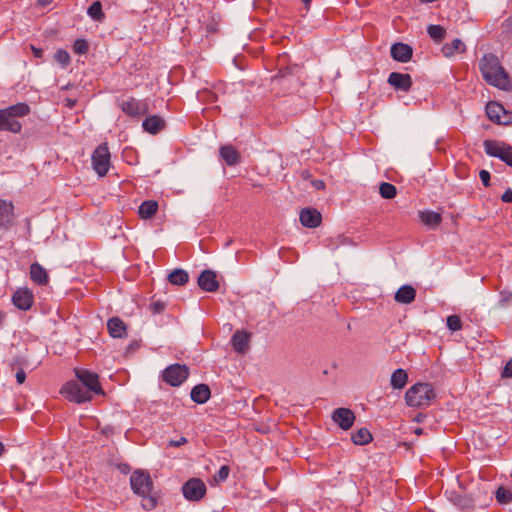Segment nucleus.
<instances>
[{
    "label": "nucleus",
    "mask_w": 512,
    "mask_h": 512,
    "mask_svg": "<svg viewBox=\"0 0 512 512\" xmlns=\"http://www.w3.org/2000/svg\"><path fill=\"white\" fill-rule=\"evenodd\" d=\"M75 376L86 389L84 390L76 381L68 382L63 392L70 401L83 403L91 400V393L103 394L97 373L87 369H75Z\"/></svg>",
    "instance_id": "1"
},
{
    "label": "nucleus",
    "mask_w": 512,
    "mask_h": 512,
    "mask_svg": "<svg viewBox=\"0 0 512 512\" xmlns=\"http://www.w3.org/2000/svg\"><path fill=\"white\" fill-rule=\"evenodd\" d=\"M479 68L483 78L490 85L504 91L511 89L509 76L496 55L492 53L485 54L479 61Z\"/></svg>",
    "instance_id": "2"
},
{
    "label": "nucleus",
    "mask_w": 512,
    "mask_h": 512,
    "mask_svg": "<svg viewBox=\"0 0 512 512\" xmlns=\"http://www.w3.org/2000/svg\"><path fill=\"white\" fill-rule=\"evenodd\" d=\"M132 491L141 497V506L150 511L157 505L155 496L152 495L153 481L148 472L142 470L134 471L130 476Z\"/></svg>",
    "instance_id": "3"
},
{
    "label": "nucleus",
    "mask_w": 512,
    "mask_h": 512,
    "mask_svg": "<svg viewBox=\"0 0 512 512\" xmlns=\"http://www.w3.org/2000/svg\"><path fill=\"white\" fill-rule=\"evenodd\" d=\"M29 113L30 107L24 102L0 109V131L19 133L22 129V125L17 118L24 117Z\"/></svg>",
    "instance_id": "4"
},
{
    "label": "nucleus",
    "mask_w": 512,
    "mask_h": 512,
    "mask_svg": "<svg viewBox=\"0 0 512 512\" xmlns=\"http://www.w3.org/2000/svg\"><path fill=\"white\" fill-rule=\"evenodd\" d=\"M434 398L435 392L429 383H416L405 394L406 404L410 407H427Z\"/></svg>",
    "instance_id": "5"
},
{
    "label": "nucleus",
    "mask_w": 512,
    "mask_h": 512,
    "mask_svg": "<svg viewBox=\"0 0 512 512\" xmlns=\"http://www.w3.org/2000/svg\"><path fill=\"white\" fill-rule=\"evenodd\" d=\"M92 167L100 176H105L110 168V152L107 143H101L92 153Z\"/></svg>",
    "instance_id": "6"
},
{
    "label": "nucleus",
    "mask_w": 512,
    "mask_h": 512,
    "mask_svg": "<svg viewBox=\"0 0 512 512\" xmlns=\"http://www.w3.org/2000/svg\"><path fill=\"white\" fill-rule=\"evenodd\" d=\"M189 376V368L186 365L172 364L162 374L163 381L173 387L180 386Z\"/></svg>",
    "instance_id": "7"
},
{
    "label": "nucleus",
    "mask_w": 512,
    "mask_h": 512,
    "mask_svg": "<svg viewBox=\"0 0 512 512\" xmlns=\"http://www.w3.org/2000/svg\"><path fill=\"white\" fill-rule=\"evenodd\" d=\"M486 114L491 121L499 125H509L512 123V111L506 110L500 103L489 102L486 105Z\"/></svg>",
    "instance_id": "8"
},
{
    "label": "nucleus",
    "mask_w": 512,
    "mask_h": 512,
    "mask_svg": "<svg viewBox=\"0 0 512 512\" xmlns=\"http://www.w3.org/2000/svg\"><path fill=\"white\" fill-rule=\"evenodd\" d=\"M206 485L199 478H191L182 486L183 496L189 501H199L206 494Z\"/></svg>",
    "instance_id": "9"
},
{
    "label": "nucleus",
    "mask_w": 512,
    "mask_h": 512,
    "mask_svg": "<svg viewBox=\"0 0 512 512\" xmlns=\"http://www.w3.org/2000/svg\"><path fill=\"white\" fill-rule=\"evenodd\" d=\"M16 214L12 201L0 199V231H8L14 225Z\"/></svg>",
    "instance_id": "10"
},
{
    "label": "nucleus",
    "mask_w": 512,
    "mask_h": 512,
    "mask_svg": "<svg viewBox=\"0 0 512 512\" xmlns=\"http://www.w3.org/2000/svg\"><path fill=\"white\" fill-rule=\"evenodd\" d=\"M122 111L131 117H138L144 115L149 111V105L144 100H137L135 98H129L123 101L120 105Z\"/></svg>",
    "instance_id": "11"
},
{
    "label": "nucleus",
    "mask_w": 512,
    "mask_h": 512,
    "mask_svg": "<svg viewBox=\"0 0 512 512\" xmlns=\"http://www.w3.org/2000/svg\"><path fill=\"white\" fill-rule=\"evenodd\" d=\"M332 420L343 430H349L355 422V414L349 408L340 407L333 411Z\"/></svg>",
    "instance_id": "12"
},
{
    "label": "nucleus",
    "mask_w": 512,
    "mask_h": 512,
    "mask_svg": "<svg viewBox=\"0 0 512 512\" xmlns=\"http://www.w3.org/2000/svg\"><path fill=\"white\" fill-rule=\"evenodd\" d=\"M12 302L18 309L27 311L33 305V293L28 288H19L13 294Z\"/></svg>",
    "instance_id": "13"
},
{
    "label": "nucleus",
    "mask_w": 512,
    "mask_h": 512,
    "mask_svg": "<svg viewBox=\"0 0 512 512\" xmlns=\"http://www.w3.org/2000/svg\"><path fill=\"white\" fill-rule=\"evenodd\" d=\"M484 151L491 157L499 158L504 161L510 146L504 142L487 139L483 142Z\"/></svg>",
    "instance_id": "14"
},
{
    "label": "nucleus",
    "mask_w": 512,
    "mask_h": 512,
    "mask_svg": "<svg viewBox=\"0 0 512 512\" xmlns=\"http://www.w3.org/2000/svg\"><path fill=\"white\" fill-rule=\"evenodd\" d=\"M387 82L397 91L408 92L412 87V78L407 73L392 72Z\"/></svg>",
    "instance_id": "15"
},
{
    "label": "nucleus",
    "mask_w": 512,
    "mask_h": 512,
    "mask_svg": "<svg viewBox=\"0 0 512 512\" xmlns=\"http://www.w3.org/2000/svg\"><path fill=\"white\" fill-rule=\"evenodd\" d=\"M390 54L393 60L401 63H407L412 58L413 49L408 44L397 42L391 46Z\"/></svg>",
    "instance_id": "16"
},
{
    "label": "nucleus",
    "mask_w": 512,
    "mask_h": 512,
    "mask_svg": "<svg viewBox=\"0 0 512 512\" xmlns=\"http://www.w3.org/2000/svg\"><path fill=\"white\" fill-rule=\"evenodd\" d=\"M199 287L206 292H215L219 288L216 273L212 270H204L198 277Z\"/></svg>",
    "instance_id": "17"
},
{
    "label": "nucleus",
    "mask_w": 512,
    "mask_h": 512,
    "mask_svg": "<svg viewBox=\"0 0 512 512\" xmlns=\"http://www.w3.org/2000/svg\"><path fill=\"white\" fill-rule=\"evenodd\" d=\"M300 222L307 228H316L321 223V214L314 208H303L299 215Z\"/></svg>",
    "instance_id": "18"
},
{
    "label": "nucleus",
    "mask_w": 512,
    "mask_h": 512,
    "mask_svg": "<svg viewBox=\"0 0 512 512\" xmlns=\"http://www.w3.org/2000/svg\"><path fill=\"white\" fill-rule=\"evenodd\" d=\"M165 126V120L159 115L148 116L142 122L143 130L152 135L158 134Z\"/></svg>",
    "instance_id": "19"
},
{
    "label": "nucleus",
    "mask_w": 512,
    "mask_h": 512,
    "mask_svg": "<svg viewBox=\"0 0 512 512\" xmlns=\"http://www.w3.org/2000/svg\"><path fill=\"white\" fill-rule=\"evenodd\" d=\"M221 159L228 165L234 166L240 162L239 152L231 145H223L219 148Z\"/></svg>",
    "instance_id": "20"
},
{
    "label": "nucleus",
    "mask_w": 512,
    "mask_h": 512,
    "mask_svg": "<svg viewBox=\"0 0 512 512\" xmlns=\"http://www.w3.org/2000/svg\"><path fill=\"white\" fill-rule=\"evenodd\" d=\"M416 291L411 285H402L395 293L394 299L400 304H410L415 300Z\"/></svg>",
    "instance_id": "21"
},
{
    "label": "nucleus",
    "mask_w": 512,
    "mask_h": 512,
    "mask_svg": "<svg viewBox=\"0 0 512 512\" xmlns=\"http://www.w3.org/2000/svg\"><path fill=\"white\" fill-rule=\"evenodd\" d=\"M190 396L195 403L204 404L209 400L211 391L208 385L198 384L192 388Z\"/></svg>",
    "instance_id": "22"
},
{
    "label": "nucleus",
    "mask_w": 512,
    "mask_h": 512,
    "mask_svg": "<svg viewBox=\"0 0 512 512\" xmlns=\"http://www.w3.org/2000/svg\"><path fill=\"white\" fill-rule=\"evenodd\" d=\"M420 221L429 228H436L440 225L442 221V216L440 213L431 211V210H424L419 211L418 213Z\"/></svg>",
    "instance_id": "23"
},
{
    "label": "nucleus",
    "mask_w": 512,
    "mask_h": 512,
    "mask_svg": "<svg viewBox=\"0 0 512 512\" xmlns=\"http://www.w3.org/2000/svg\"><path fill=\"white\" fill-rule=\"evenodd\" d=\"M108 332L113 338H122L126 335V326L119 317H112L107 322Z\"/></svg>",
    "instance_id": "24"
},
{
    "label": "nucleus",
    "mask_w": 512,
    "mask_h": 512,
    "mask_svg": "<svg viewBox=\"0 0 512 512\" xmlns=\"http://www.w3.org/2000/svg\"><path fill=\"white\" fill-rule=\"evenodd\" d=\"M30 278L38 285H46L49 281L47 271L37 262L30 266Z\"/></svg>",
    "instance_id": "25"
},
{
    "label": "nucleus",
    "mask_w": 512,
    "mask_h": 512,
    "mask_svg": "<svg viewBox=\"0 0 512 512\" xmlns=\"http://www.w3.org/2000/svg\"><path fill=\"white\" fill-rule=\"evenodd\" d=\"M466 50V45L459 38L452 40L451 43H445L442 46V53L445 57L450 58L458 53H463Z\"/></svg>",
    "instance_id": "26"
},
{
    "label": "nucleus",
    "mask_w": 512,
    "mask_h": 512,
    "mask_svg": "<svg viewBox=\"0 0 512 512\" xmlns=\"http://www.w3.org/2000/svg\"><path fill=\"white\" fill-rule=\"evenodd\" d=\"M250 335L247 332L236 331L231 339L233 348L240 353L247 350L249 346Z\"/></svg>",
    "instance_id": "27"
},
{
    "label": "nucleus",
    "mask_w": 512,
    "mask_h": 512,
    "mask_svg": "<svg viewBox=\"0 0 512 512\" xmlns=\"http://www.w3.org/2000/svg\"><path fill=\"white\" fill-rule=\"evenodd\" d=\"M407 381H408L407 372L402 368H398L391 375L390 385L395 390H401L406 386Z\"/></svg>",
    "instance_id": "28"
},
{
    "label": "nucleus",
    "mask_w": 512,
    "mask_h": 512,
    "mask_svg": "<svg viewBox=\"0 0 512 512\" xmlns=\"http://www.w3.org/2000/svg\"><path fill=\"white\" fill-rule=\"evenodd\" d=\"M157 209L158 203L156 201L147 200L139 206L138 213L142 219H149L157 212Z\"/></svg>",
    "instance_id": "29"
},
{
    "label": "nucleus",
    "mask_w": 512,
    "mask_h": 512,
    "mask_svg": "<svg viewBox=\"0 0 512 512\" xmlns=\"http://www.w3.org/2000/svg\"><path fill=\"white\" fill-rule=\"evenodd\" d=\"M373 437L367 428H360L352 433L351 440L355 445H366L372 441Z\"/></svg>",
    "instance_id": "30"
},
{
    "label": "nucleus",
    "mask_w": 512,
    "mask_h": 512,
    "mask_svg": "<svg viewBox=\"0 0 512 512\" xmlns=\"http://www.w3.org/2000/svg\"><path fill=\"white\" fill-rule=\"evenodd\" d=\"M189 275L183 269H175L168 275V281L173 285H184L188 282Z\"/></svg>",
    "instance_id": "31"
},
{
    "label": "nucleus",
    "mask_w": 512,
    "mask_h": 512,
    "mask_svg": "<svg viewBox=\"0 0 512 512\" xmlns=\"http://www.w3.org/2000/svg\"><path fill=\"white\" fill-rule=\"evenodd\" d=\"M427 33L432 40L436 43H440L446 35V30L441 25L431 24L427 27Z\"/></svg>",
    "instance_id": "32"
},
{
    "label": "nucleus",
    "mask_w": 512,
    "mask_h": 512,
    "mask_svg": "<svg viewBox=\"0 0 512 512\" xmlns=\"http://www.w3.org/2000/svg\"><path fill=\"white\" fill-rule=\"evenodd\" d=\"M87 14L95 21H101L104 18V13L102 12V5L99 1L93 2L88 10Z\"/></svg>",
    "instance_id": "33"
},
{
    "label": "nucleus",
    "mask_w": 512,
    "mask_h": 512,
    "mask_svg": "<svg viewBox=\"0 0 512 512\" xmlns=\"http://www.w3.org/2000/svg\"><path fill=\"white\" fill-rule=\"evenodd\" d=\"M380 195L385 199H392L396 196V187L388 182H383L379 187Z\"/></svg>",
    "instance_id": "34"
},
{
    "label": "nucleus",
    "mask_w": 512,
    "mask_h": 512,
    "mask_svg": "<svg viewBox=\"0 0 512 512\" xmlns=\"http://www.w3.org/2000/svg\"><path fill=\"white\" fill-rule=\"evenodd\" d=\"M495 498L500 504H507L512 500V493L504 487H498Z\"/></svg>",
    "instance_id": "35"
},
{
    "label": "nucleus",
    "mask_w": 512,
    "mask_h": 512,
    "mask_svg": "<svg viewBox=\"0 0 512 512\" xmlns=\"http://www.w3.org/2000/svg\"><path fill=\"white\" fill-rule=\"evenodd\" d=\"M446 324L449 330L452 332L458 331L462 328V322L459 316L450 315L447 317Z\"/></svg>",
    "instance_id": "36"
},
{
    "label": "nucleus",
    "mask_w": 512,
    "mask_h": 512,
    "mask_svg": "<svg viewBox=\"0 0 512 512\" xmlns=\"http://www.w3.org/2000/svg\"><path fill=\"white\" fill-rule=\"evenodd\" d=\"M54 59L61 64L63 67L67 66L70 62V55L66 50L59 49L55 55Z\"/></svg>",
    "instance_id": "37"
},
{
    "label": "nucleus",
    "mask_w": 512,
    "mask_h": 512,
    "mask_svg": "<svg viewBox=\"0 0 512 512\" xmlns=\"http://www.w3.org/2000/svg\"><path fill=\"white\" fill-rule=\"evenodd\" d=\"M73 51L76 54H85L88 51V44L83 39H77L73 44Z\"/></svg>",
    "instance_id": "38"
},
{
    "label": "nucleus",
    "mask_w": 512,
    "mask_h": 512,
    "mask_svg": "<svg viewBox=\"0 0 512 512\" xmlns=\"http://www.w3.org/2000/svg\"><path fill=\"white\" fill-rule=\"evenodd\" d=\"M229 467L227 465H223L220 467L216 475L214 476L216 481L223 482L225 481L229 476Z\"/></svg>",
    "instance_id": "39"
},
{
    "label": "nucleus",
    "mask_w": 512,
    "mask_h": 512,
    "mask_svg": "<svg viewBox=\"0 0 512 512\" xmlns=\"http://www.w3.org/2000/svg\"><path fill=\"white\" fill-rule=\"evenodd\" d=\"M479 177L485 187L490 185V173L487 170H481L479 173Z\"/></svg>",
    "instance_id": "40"
},
{
    "label": "nucleus",
    "mask_w": 512,
    "mask_h": 512,
    "mask_svg": "<svg viewBox=\"0 0 512 512\" xmlns=\"http://www.w3.org/2000/svg\"><path fill=\"white\" fill-rule=\"evenodd\" d=\"M164 308H165V305L160 301H155L151 304V311L154 314L161 313L164 310Z\"/></svg>",
    "instance_id": "41"
},
{
    "label": "nucleus",
    "mask_w": 512,
    "mask_h": 512,
    "mask_svg": "<svg viewBox=\"0 0 512 512\" xmlns=\"http://www.w3.org/2000/svg\"><path fill=\"white\" fill-rule=\"evenodd\" d=\"M502 376L508 377V378L512 377V359L506 363V365L503 369V372H502Z\"/></svg>",
    "instance_id": "42"
},
{
    "label": "nucleus",
    "mask_w": 512,
    "mask_h": 512,
    "mask_svg": "<svg viewBox=\"0 0 512 512\" xmlns=\"http://www.w3.org/2000/svg\"><path fill=\"white\" fill-rule=\"evenodd\" d=\"M186 443H187V439L185 437L181 436L177 440H170L169 441V446H171V447H180V446H182V445H184Z\"/></svg>",
    "instance_id": "43"
},
{
    "label": "nucleus",
    "mask_w": 512,
    "mask_h": 512,
    "mask_svg": "<svg viewBox=\"0 0 512 512\" xmlns=\"http://www.w3.org/2000/svg\"><path fill=\"white\" fill-rule=\"evenodd\" d=\"M501 200L505 203L512 202V189L511 188L506 189V191L501 196Z\"/></svg>",
    "instance_id": "44"
},
{
    "label": "nucleus",
    "mask_w": 512,
    "mask_h": 512,
    "mask_svg": "<svg viewBox=\"0 0 512 512\" xmlns=\"http://www.w3.org/2000/svg\"><path fill=\"white\" fill-rule=\"evenodd\" d=\"M26 379V373L24 372L23 369H20L19 371H17L16 373V381L18 384H23L24 381Z\"/></svg>",
    "instance_id": "45"
},
{
    "label": "nucleus",
    "mask_w": 512,
    "mask_h": 512,
    "mask_svg": "<svg viewBox=\"0 0 512 512\" xmlns=\"http://www.w3.org/2000/svg\"><path fill=\"white\" fill-rule=\"evenodd\" d=\"M292 70L293 68L291 67L280 68L276 77L284 78L287 74L291 73Z\"/></svg>",
    "instance_id": "46"
},
{
    "label": "nucleus",
    "mask_w": 512,
    "mask_h": 512,
    "mask_svg": "<svg viewBox=\"0 0 512 512\" xmlns=\"http://www.w3.org/2000/svg\"><path fill=\"white\" fill-rule=\"evenodd\" d=\"M508 166L512 167V146H510L509 151L506 154L504 161Z\"/></svg>",
    "instance_id": "47"
},
{
    "label": "nucleus",
    "mask_w": 512,
    "mask_h": 512,
    "mask_svg": "<svg viewBox=\"0 0 512 512\" xmlns=\"http://www.w3.org/2000/svg\"><path fill=\"white\" fill-rule=\"evenodd\" d=\"M31 50H32L33 55H34L35 57H37V58H41V57H42V55H43V50H42V49L37 48V47H35V46H33V45H32V46H31Z\"/></svg>",
    "instance_id": "48"
},
{
    "label": "nucleus",
    "mask_w": 512,
    "mask_h": 512,
    "mask_svg": "<svg viewBox=\"0 0 512 512\" xmlns=\"http://www.w3.org/2000/svg\"><path fill=\"white\" fill-rule=\"evenodd\" d=\"M36 1H37L38 5L45 7V6H48L49 4H51L53 0H36Z\"/></svg>",
    "instance_id": "49"
},
{
    "label": "nucleus",
    "mask_w": 512,
    "mask_h": 512,
    "mask_svg": "<svg viewBox=\"0 0 512 512\" xmlns=\"http://www.w3.org/2000/svg\"><path fill=\"white\" fill-rule=\"evenodd\" d=\"M313 184H314V187H315L316 189H318V190H319V189H323V188H324V186H325V185H324V183H323V181H321V180H317V181H315Z\"/></svg>",
    "instance_id": "50"
},
{
    "label": "nucleus",
    "mask_w": 512,
    "mask_h": 512,
    "mask_svg": "<svg viewBox=\"0 0 512 512\" xmlns=\"http://www.w3.org/2000/svg\"><path fill=\"white\" fill-rule=\"evenodd\" d=\"M422 433H423V429L422 428L415 429V434L420 435Z\"/></svg>",
    "instance_id": "51"
},
{
    "label": "nucleus",
    "mask_w": 512,
    "mask_h": 512,
    "mask_svg": "<svg viewBox=\"0 0 512 512\" xmlns=\"http://www.w3.org/2000/svg\"><path fill=\"white\" fill-rule=\"evenodd\" d=\"M4 452V445L0 442V455Z\"/></svg>",
    "instance_id": "52"
},
{
    "label": "nucleus",
    "mask_w": 512,
    "mask_h": 512,
    "mask_svg": "<svg viewBox=\"0 0 512 512\" xmlns=\"http://www.w3.org/2000/svg\"><path fill=\"white\" fill-rule=\"evenodd\" d=\"M4 320V314L2 312H0V324L3 322Z\"/></svg>",
    "instance_id": "53"
},
{
    "label": "nucleus",
    "mask_w": 512,
    "mask_h": 512,
    "mask_svg": "<svg viewBox=\"0 0 512 512\" xmlns=\"http://www.w3.org/2000/svg\"><path fill=\"white\" fill-rule=\"evenodd\" d=\"M302 2H303L306 6H308V5L310 4L311 0H302Z\"/></svg>",
    "instance_id": "54"
},
{
    "label": "nucleus",
    "mask_w": 512,
    "mask_h": 512,
    "mask_svg": "<svg viewBox=\"0 0 512 512\" xmlns=\"http://www.w3.org/2000/svg\"><path fill=\"white\" fill-rule=\"evenodd\" d=\"M127 469H128V466L127 465H124V468H121V471L126 473L127 472Z\"/></svg>",
    "instance_id": "55"
}]
</instances>
